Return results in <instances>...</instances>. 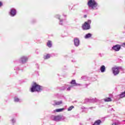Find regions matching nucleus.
Masks as SVG:
<instances>
[{
  "instance_id": "obj_1",
  "label": "nucleus",
  "mask_w": 125,
  "mask_h": 125,
  "mask_svg": "<svg viewBox=\"0 0 125 125\" xmlns=\"http://www.w3.org/2000/svg\"><path fill=\"white\" fill-rule=\"evenodd\" d=\"M30 90L31 92H35L36 91H37V92H40L42 90V86H41L40 85L36 83H34L32 87L30 89Z\"/></svg>"
},
{
  "instance_id": "obj_2",
  "label": "nucleus",
  "mask_w": 125,
  "mask_h": 125,
  "mask_svg": "<svg viewBox=\"0 0 125 125\" xmlns=\"http://www.w3.org/2000/svg\"><path fill=\"white\" fill-rule=\"evenodd\" d=\"M87 5L89 8L91 9H96L97 8V6H98V4L95 0H89L87 2Z\"/></svg>"
},
{
  "instance_id": "obj_3",
  "label": "nucleus",
  "mask_w": 125,
  "mask_h": 125,
  "mask_svg": "<svg viewBox=\"0 0 125 125\" xmlns=\"http://www.w3.org/2000/svg\"><path fill=\"white\" fill-rule=\"evenodd\" d=\"M90 24H91V20H88L87 21H85L82 25L83 30H86L90 29Z\"/></svg>"
},
{
  "instance_id": "obj_4",
  "label": "nucleus",
  "mask_w": 125,
  "mask_h": 125,
  "mask_svg": "<svg viewBox=\"0 0 125 125\" xmlns=\"http://www.w3.org/2000/svg\"><path fill=\"white\" fill-rule=\"evenodd\" d=\"M112 72L115 76H116V75H118V74L120 73V70H119V67H115L112 68Z\"/></svg>"
},
{
  "instance_id": "obj_5",
  "label": "nucleus",
  "mask_w": 125,
  "mask_h": 125,
  "mask_svg": "<svg viewBox=\"0 0 125 125\" xmlns=\"http://www.w3.org/2000/svg\"><path fill=\"white\" fill-rule=\"evenodd\" d=\"M112 49L115 51H119L121 49V45L117 44L112 47Z\"/></svg>"
},
{
  "instance_id": "obj_6",
  "label": "nucleus",
  "mask_w": 125,
  "mask_h": 125,
  "mask_svg": "<svg viewBox=\"0 0 125 125\" xmlns=\"http://www.w3.org/2000/svg\"><path fill=\"white\" fill-rule=\"evenodd\" d=\"M21 60L22 63H25V62L28 61V57L23 56L21 58Z\"/></svg>"
},
{
  "instance_id": "obj_7",
  "label": "nucleus",
  "mask_w": 125,
  "mask_h": 125,
  "mask_svg": "<svg viewBox=\"0 0 125 125\" xmlns=\"http://www.w3.org/2000/svg\"><path fill=\"white\" fill-rule=\"evenodd\" d=\"M74 44L76 46H79L80 44V40L78 38L74 39Z\"/></svg>"
},
{
  "instance_id": "obj_8",
  "label": "nucleus",
  "mask_w": 125,
  "mask_h": 125,
  "mask_svg": "<svg viewBox=\"0 0 125 125\" xmlns=\"http://www.w3.org/2000/svg\"><path fill=\"white\" fill-rule=\"evenodd\" d=\"M10 14L11 16H15L16 15V10L15 9H11Z\"/></svg>"
},
{
  "instance_id": "obj_9",
  "label": "nucleus",
  "mask_w": 125,
  "mask_h": 125,
  "mask_svg": "<svg viewBox=\"0 0 125 125\" xmlns=\"http://www.w3.org/2000/svg\"><path fill=\"white\" fill-rule=\"evenodd\" d=\"M53 121H59L61 119V116L60 115H58V116H53Z\"/></svg>"
},
{
  "instance_id": "obj_10",
  "label": "nucleus",
  "mask_w": 125,
  "mask_h": 125,
  "mask_svg": "<svg viewBox=\"0 0 125 125\" xmlns=\"http://www.w3.org/2000/svg\"><path fill=\"white\" fill-rule=\"evenodd\" d=\"M70 83H71V84H72L74 86L79 85V84H78L76 83V80H72L71 82H70Z\"/></svg>"
},
{
  "instance_id": "obj_11",
  "label": "nucleus",
  "mask_w": 125,
  "mask_h": 125,
  "mask_svg": "<svg viewBox=\"0 0 125 125\" xmlns=\"http://www.w3.org/2000/svg\"><path fill=\"white\" fill-rule=\"evenodd\" d=\"M105 70H106V68L105 67V66L102 65L100 68V70L102 73H104L105 72Z\"/></svg>"
},
{
  "instance_id": "obj_12",
  "label": "nucleus",
  "mask_w": 125,
  "mask_h": 125,
  "mask_svg": "<svg viewBox=\"0 0 125 125\" xmlns=\"http://www.w3.org/2000/svg\"><path fill=\"white\" fill-rule=\"evenodd\" d=\"M101 123H102V122L101 120H99L95 121L93 125H100V124H101Z\"/></svg>"
},
{
  "instance_id": "obj_13",
  "label": "nucleus",
  "mask_w": 125,
  "mask_h": 125,
  "mask_svg": "<svg viewBox=\"0 0 125 125\" xmlns=\"http://www.w3.org/2000/svg\"><path fill=\"white\" fill-rule=\"evenodd\" d=\"M92 34H91L90 33H88L85 35V36H84V38L85 39H89V38H91V37H92Z\"/></svg>"
},
{
  "instance_id": "obj_14",
  "label": "nucleus",
  "mask_w": 125,
  "mask_h": 125,
  "mask_svg": "<svg viewBox=\"0 0 125 125\" xmlns=\"http://www.w3.org/2000/svg\"><path fill=\"white\" fill-rule=\"evenodd\" d=\"M47 46L48 47H51L52 46V43H51V41H48V42H47Z\"/></svg>"
},
{
  "instance_id": "obj_15",
  "label": "nucleus",
  "mask_w": 125,
  "mask_h": 125,
  "mask_svg": "<svg viewBox=\"0 0 125 125\" xmlns=\"http://www.w3.org/2000/svg\"><path fill=\"white\" fill-rule=\"evenodd\" d=\"M105 102H110L112 101V99H111V98H106L104 99Z\"/></svg>"
},
{
  "instance_id": "obj_16",
  "label": "nucleus",
  "mask_w": 125,
  "mask_h": 125,
  "mask_svg": "<svg viewBox=\"0 0 125 125\" xmlns=\"http://www.w3.org/2000/svg\"><path fill=\"white\" fill-rule=\"evenodd\" d=\"M120 98H124V97H125V91L123 92H122L120 95Z\"/></svg>"
},
{
  "instance_id": "obj_17",
  "label": "nucleus",
  "mask_w": 125,
  "mask_h": 125,
  "mask_svg": "<svg viewBox=\"0 0 125 125\" xmlns=\"http://www.w3.org/2000/svg\"><path fill=\"white\" fill-rule=\"evenodd\" d=\"M62 111H64V108H59L56 109V112H57V113L59 112H62Z\"/></svg>"
},
{
  "instance_id": "obj_18",
  "label": "nucleus",
  "mask_w": 125,
  "mask_h": 125,
  "mask_svg": "<svg viewBox=\"0 0 125 125\" xmlns=\"http://www.w3.org/2000/svg\"><path fill=\"white\" fill-rule=\"evenodd\" d=\"M50 58V55L47 54L46 56H44V59L46 60Z\"/></svg>"
},
{
  "instance_id": "obj_19",
  "label": "nucleus",
  "mask_w": 125,
  "mask_h": 125,
  "mask_svg": "<svg viewBox=\"0 0 125 125\" xmlns=\"http://www.w3.org/2000/svg\"><path fill=\"white\" fill-rule=\"evenodd\" d=\"M74 108L75 107L74 106H71L67 109V111H72V109H74Z\"/></svg>"
},
{
  "instance_id": "obj_20",
  "label": "nucleus",
  "mask_w": 125,
  "mask_h": 125,
  "mask_svg": "<svg viewBox=\"0 0 125 125\" xmlns=\"http://www.w3.org/2000/svg\"><path fill=\"white\" fill-rule=\"evenodd\" d=\"M62 104V101L57 102L55 103V105H60Z\"/></svg>"
},
{
  "instance_id": "obj_21",
  "label": "nucleus",
  "mask_w": 125,
  "mask_h": 125,
  "mask_svg": "<svg viewBox=\"0 0 125 125\" xmlns=\"http://www.w3.org/2000/svg\"><path fill=\"white\" fill-rule=\"evenodd\" d=\"M15 102H18L19 101V99L17 98H15Z\"/></svg>"
},
{
  "instance_id": "obj_22",
  "label": "nucleus",
  "mask_w": 125,
  "mask_h": 125,
  "mask_svg": "<svg viewBox=\"0 0 125 125\" xmlns=\"http://www.w3.org/2000/svg\"><path fill=\"white\" fill-rule=\"evenodd\" d=\"M71 87H72V86L69 87L68 88H67V90L69 91L71 90Z\"/></svg>"
},
{
  "instance_id": "obj_23",
  "label": "nucleus",
  "mask_w": 125,
  "mask_h": 125,
  "mask_svg": "<svg viewBox=\"0 0 125 125\" xmlns=\"http://www.w3.org/2000/svg\"><path fill=\"white\" fill-rule=\"evenodd\" d=\"M58 19L60 21V22H62V21H63V20L60 19V17H58Z\"/></svg>"
},
{
  "instance_id": "obj_24",
  "label": "nucleus",
  "mask_w": 125,
  "mask_h": 125,
  "mask_svg": "<svg viewBox=\"0 0 125 125\" xmlns=\"http://www.w3.org/2000/svg\"><path fill=\"white\" fill-rule=\"evenodd\" d=\"M122 45H123V46H124V47H125V42L123 43L122 44Z\"/></svg>"
},
{
  "instance_id": "obj_25",
  "label": "nucleus",
  "mask_w": 125,
  "mask_h": 125,
  "mask_svg": "<svg viewBox=\"0 0 125 125\" xmlns=\"http://www.w3.org/2000/svg\"><path fill=\"white\" fill-rule=\"evenodd\" d=\"M2 6V3L0 1V6Z\"/></svg>"
},
{
  "instance_id": "obj_26",
  "label": "nucleus",
  "mask_w": 125,
  "mask_h": 125,
  "mask_svg": "<svg viewBox=\"0 0 125 125\" xmlns=\"http://www.w3.org/2000/svg\"><path fill=\"white\" fill-rule=\"evenodd\" d=\"M87 17V16L86 15H84V18H86Z\"/></svg>"
},
{
  "instance_id": "obj_27",
  "label": "nucleus",
  "mask_w": 125,
  "mask_h": 125,
  "mask_svg": "<svg viewBox=\"0 0 125 125\" xmlns=\"http://www.w3.org/2000/svg\"><path fill=\"white\" fill-rule=\"evenodd\" d=\"M12 122H13V123H15V120H14V119H13L12 120Z\"/></svg>"
},
{
  "instance_id": "obj_28",
  "label": "nucleus",
  "mask_w": 125,
  "mask_h": 125,
  "mask_svg": "<svg viewBox=\"0 0 125 125\" xmlns=\"http://www.w3.org/2000/svg\"><path fill=\"white\" fill-rule=\"evenodd\" d=\"M112 125H117V124L116 123H113V124H112Z\"/></svg>"
}]
</instances>
